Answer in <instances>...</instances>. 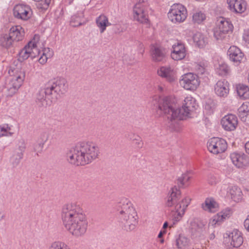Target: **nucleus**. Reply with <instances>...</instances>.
<instances>
[{
    "mask_svg": "<svg viewBox=\"0 0 249 249\" xmlns=\"http://www.w3.org/2000/svg\"><path fill=\"white\" fill-rule=\"evenodd\" d=\"M181 192L176 187L171 188L168 195L166 198L165 206L168 207L172 208V210L176 209V206L179 205L181 208L183 207V204L189 201V204L191 199L188 197H185L180 200Z\"/></svg>",
    "mask_w": 249,
    "mask_h": 249,
    "instance_id": "8",
    "label": "nucleus"
},
{
    "mask_svg": "<svg viewBox=\"0 0 249 249\" xmlns=\"http://www.w3.org/2000/svg\"><path fill=\"white\" fill-rule=\"evenodd\" d=\"M39 40V36L38 35H35L33 39L30 41L27 45L31 47H37Z\"/></svg>",
    "mask_w": 249,
    "mask_h": 249,
    "instance_id": "46",
    "label": "nucleus"
},
{
    "mask_svg": "<svg viewBox=\"0 0 249 249\" xmlns=\"http://www.w3.org/2000/svg\"><path fill=\"white\" fill-rule=\"evenodd\" d=\"M159 90H160V91H162L163 89V88L161 87V86H159Z\"/></svg>",
    "mask_w": 249,
    "mask_h": 249,
    "instance_id": "61",
    "label": "nucleus"
},
{
    "mask_svg": "<svg viewBox=\"0 0 249 249\" xmlns=\"http://www.w3.org/2000/svg\"><path fill=\"white\" fill-rule=\"evenodd\" d=\"M231 239V244L234 248L239 247L243 242V239L241 233L238 231H233L229 235Z\"/></svg>",
    "mask_w": 249,
    "mask_h": 249,
    "instance_id": "26",
    "label": "nucleus"
},
{
    "mask_svg": "<svg viewBox=\"0 0 249 249\" xmlns=\"http://www.w3.org/2000/svg\"><path fill=\"white\" fill-rule=\"evenodd\" d=\"M207 147L211 153L218 154L225 152L227 148V144L225 140L214 137L208 142Z\"/></svg>",
    "mask_w": 249,
    "mask_h": 249,
    "instance_id": "12",
    "label": "nucleus"
},
{
    "mask_svg": "<svg viewBox=\"0 0 249 249\" xmlns=\"http://www.w3.org/2000/svg\"><path fill=\"white\" fill-rule=\"evenodd\" d=\"M173 51L171 56L175 60H180L183 59L186 54L184 45L178 42L172 46Z\"/></svg>",
    "mask_w": 249,
    "mask_h": 249,
    "instance_id": "18",
    "label": "nucleus"
},
{
    "mask_svg": "<svg viewBox=\"0 0 249 249\" xmlns=\"http://www.w3.org/2000/svg\"><path fill=\"white\" fill-rule=\"evenodd\" d=\"M244 226L246 229L249 231V215L248 216L244 221Z\"/></svg>",
    "mask_w": 249,
    "mask_h": 249,
    "instance_id": "54",
    "label": "nucleus"
},
{
    "mask_svg": "<svg viewBox=\"0 0 249 249\" xmlns=\"http://www.w3.org/2000/svg\"><path fill=\"white\" fill-rule=\"evenodd\" d=\"M48 58L46 54L43 53L42 55L38 59V62L41 64H44L46 62Z\"/></svg>",
    "mask_w": 249,
    "mask_h": 249,
    "instance_id": "48",
    "label": "nucleus"
},
{
    "mask_svg": "<svg viewBox=\"0 0 249 249\" xmlns=\"http://www.w3.org/2000/svg\"><path fill=\"white\" fill-rule=\"evenodd\" d=\"M141 1L143 2V1H144V0H139V2H141Z\"/></svg>",
    "mask_w": 249,
    "mask_h": 249,
    "instance_id": "63",
    "label": "nucleus"
},
{
    "mask_svg": "<svg viewBox=\"0 0 249 249\" xmlns=\"http://www.w3.org/2000/svg\"><path fill=\"white\" fill-rule=\"evenodd\" d=\"M221 123L225 130L231 131L234 130L237 127L238 119L235 115L229 114L223 117Z\"/></svg>",
    "mask_w": 249,
    "mask_h": 249,
    "instance_id": "14",
    "label": "nucleus"
},
{
    "mask_svg": "<svg viewBox=\"0 0 249 249\" xmlns=\"http://www.w3.org/2000/svg\"><path fill=\"white\" fill-rule=\"evenodd\" d=\"M189 240L183 236H179L176 240V245L178 249H183L188 245Z\"/></svg>",
    "mask_w": 249,
    "mask_h": 249,
    "instance_id": "41",
    "label": "nucleus"
},
{
    "mask_svg": "<svg viewBox=\"0 0 249 249\" xmlns=\"http://www.w3.org/2000/svg\"><path fill=\"white\" fill-rule=\"evenodd\" d=\"M48 249H71V248L64 242L54 241L51 243Z\"/></svg>",
    "mask_w": 249,
    "mask_h": 249,
    "instance_id": "38",
    "label": "nucleus"
},
{
    "mask_svg": "<svg viewBox=\"0 0 249 249\" xmlns=\"http://www.w3.org/2000/svg\"><path fill=\"white\" fill-rule=\"evenodd\" d=\"M206 18L205 15L201 11L196 12L193 15V21L195 23L200 24Z\"/></svg>",
    "mask_w": 249,
    "mask_h": 249,
    "instance_id": "40",
    "label": "nucleus"
},
{
    "mask_svg": "<svg viewBox=\"0 0 249 249\" xmlns=\"http://www.w3.org/2000/svg\"><path fill=\"white\" fill-rule=\"evenodd\" d=\"M14 75L9 82L6 84L8 95L12 96L21 86L25 77L24 71H12Z\"/></svg>",
    "mask_w": 249,
    "mask_h": 249,
    "instance_id": "10",
    "label": "nucleus"
},
{
    "mask_svg": "<svg viewBox=\"0 0 249 249\" xmlns=\"http://www.w3.org/2000/svg\"><path fill=\"white\" fill-rule=\"evenodd\" d=\"M32 47L29 45H26L24 48L19 53V60L22 61L27 59L29 57L32 58L35 57V55H33V52H31Z\"/></svg>",
    "mask_w": 249,
    "mask_h": 249,
    "instance_id": "31",
    "label": "nucleus"
},
{
    "mask_svg": "<svg viewBox=\"0 0 249 249\" xmlns=\"http://www.w3.org/2000/svg\"><path fill=\"white\" fill-rule=\"evenodd\" d=\"M0 137L3 136H8V134H7V129L5 128L4 127L0 126Z\"/></svg>",
    "mask_w": 249,
    "mask_h": 249,
    "instance_id": "51",
    "label": "nucleus"
},
{
    "mask_svg": "<svg viewBox=\"0 0 249 249\" xmlns=\"http://www.w3.org/2000/svg\"><path fill=\"white\" fill-rule=\"evenodd\" d=\"M151 56L152 60L155 62H161L165 58L164 51L157 46H152L151 48Z\"/></svg>",
    "mask_w": 249,
    "mask_h": 249,
    "instance_id": "25",
    "label": "nucleus"
},
{
    "mask_svg": "<svg viewBox=\"0 0 249 249\" xmlns=\"http://www.w3.org/2000/svg\"><path fill=\"white\" fill-rule=\"evenodd\" d=\"M96 22L101 33L105 31L107 26L111 25V23L108 22V18L104 15H101L98 17L96 20Z\"/></svg>",
    "mask_w": 249,
    "mask_h": 249,
    "instance_id": "29",
    "label": "nucleus"
},
{
    "mask_svg": "<svg viewBox=\"0 0 249 249\" xmlns=\"http://www.w3.org/2000/svg\"><path fill=\"white\" fill-rule=\"evenodd\" d=\"M80 18L77 16H73L71 17V24L73 27H77L82 24Z\"/></svg>",
    "mask_w": 249,
    "mask_h": 249,
    "instance_id": "45",
    "label": "nucleus"
},
{
    "mask_svg": "<svg viewBox=\"0 0 249 249\" xmlns=\"http://www.w3.org/2000/svg\"><path fill=\"white\" fill-rule=\"evenodd\" d=\"M23 154L14 152V154L11 157V162L13 167L17 166L23 158Z\"/></svg>",
    "mask_w": 249,
    "mask_h": 249,
    "instance_id": "39",
    "label": "nucleus"
},
{
    "mask_svg": "<svg viewBox=\"0 0 249 249\" xmlns=\"http://www.w3.org/2000/svg\"><path fill=\"white\" fill-rule=\"evenodd\" d=\"M214 91L219 97H226L229 92L228 82L225 80L218 81L214 86Z\"/></svg>",
    "mask_w": 249,
    "mask_h": 249,
    "instance_id": "22",
    "label": "nucleus"
},
{
    "mask_svg": "<svg viewBox=\"0 0 249 249\" xmlns=\"http://www.w3.org/2000/svg\"><path fill=\"white\" fill-rule=\"evenodd\" d=\"M196 70L197 71L198 74L202 75L204 73L205 71V68L201 65L197 64L196 67Z\"/></svg>",
    "mask_w": 249,
    "mask_h": 249,
    "instance_id": "47",
    "label": "nucleus"
},
{
    "mask_svg": "<svg viewBox=\"0 0 249 249\" xmlns=\"http://www.w3.org/2000/svg\"><path fill=\"white\" fill-rule=\"evenodd\" d=\"M158 74L170 83L176 79V72L170 67H161L158 71Z\"/></svg>",
    "mask_w": 249,
    "mask_h": 249,
    "instance_id": "23",
    "label": "nucleus"
},
{
    "mask_svg": "<svg viewBox=\"0 0 249 249\" xmlns=\"http://www.w3.org/2000/svg\"><path fill=\"white\" fill-rule=\"evenodd\" d=\"M216 25L213 30V35L217 40L223 39L229 32L232 31V24L223 17H219L217 19Z\"/></svg>",
    "mask_w": 249,
    "mask_h": 249,
    "instance_id": "7",
    "label": "nucleus"
},
{
    "mask_svg": "<svg viewBox=\"0 0 249 249\" xmlns=\"http://www.w3.org/2000/svg\"><path fill=\"white\" fill-rule=\"evenodd\" d=\"M100 154L98 145L92 142H81L72 147L67 154L68 161L73 165H84L97 159Z\"/></svg>",
    "mask_w": 249,
    "mask_h": 249,
    "instance_id": "2",
    "label": "nucleus"
},
{
    "mask_svg": "<svg viewBox=\"0 0 249 249\" xmlns=\"http://www.w3.org/2000/svg\"><path fill=\"white\" fill-rule=\"evenodd\" d=\"M189 173L187 172L181 175V177H179L178 181V184L179 186H182L185 184V183L189 181L191 177L189 175Z\"/></svg>",
    "mask_w": 249,
    "mask_h": 249,
    "instance_id": "44",
    "label": "nucleus"
},
{
    "mask_svg": "<svg viewBox=\"0 0 249 249\" xmlns=\"http://www.w3.org/2000/svg\"><path fill=\"white\" fill-rule=\"evenodd\" d=\"M163 241H164L163 239H161V240H160V242H161V243H163Z\"/></svg>",
    "mask_w": 249,
    "mask_h": 249,
    "instance_id": "62",
    "label": "nucleus"
},
{
    "mask_svg": "<svg viewBox=\"0 0 249 249\" xmlns=\"http://www.w3.org/2000/svg\"><path fill=\"white\" fill-rule=\"evenodd\" d=\"M231 198L235 202H238L242 199V192L240 188L237 186H232L230 191Z\"/></svg>",
    "mask_w": 249,
    "mask_h": 249,
    "instance_id": "32",
    "label": "nucleus"
},
{
    "mask_svg": "<svg viewBox=\"0 0 249 249\" xmlns=\"http://www.w3.org/2000/svg\"><path fill=\"white\" fill-rule=\"evenodd\" d=\"M179 83L185 89L194 90L199 85L200 81L197 75L188 73L182 76Z\"/></svg>",
    "mask_w": 249,
    "mask_h": 249,
    "instance_id": "11",
    "label": "nucleus"
},
{
    "mask_svg": "<svg viewBox=\"0 0 249 249\" xmlns=\"http://www.w3.org/2000/svg\"><path fill=\"white\" fill-rule=\"evenodd\" d=\"M245 148L246 153L249 154V141L246 143Z\"/></svg>",
    "mask_w": 249,
    "mask_h": 249,
    "instance_id": "56",
    "label": "nucleus"
},
{
    "mask_svg": "<svg viewBox=\"0 0 249 249\" xmlns=\"http://www.w3.org/2000/svg\"><path fill=\"white\" fill-rule=\"evenodd\" d=\"M37 47H32L31 52H33L34 53H33V55H35V57L39 53V52L38 51Z\"/></svg>",
    "mask_w": 249,
    "mask_h": 249,
    "instance_id": "55",
    "label": "nucleus"
},
{
    "mask_svg": "<svg viewBox=\"0 0 249 249\" xmlns=\"http://www.w3.org/2000/svg\"><path fill=\"white\" fill-rule=\"evenodd\" d=\"M217 181L214 177H211L209 180V183L212 185H214Z\"/></svg>",
    "mask_w": 249,
    "mask_h": 249,
    "instance_id": "53",
    "label": "nucleus"
},
{
    "mask_svg": "<svg viewBox=\"0 0 249 249\" xmlns=\"http://www.w3.org/2000/svg\"><path fill=\"white\" fill-rule=\"evenodd\" d=\"M134 19L138 21L144 23H147L148 19L147 14L143 5L141 3H136L133 8Z\"/></svg>",
    "mask_w": 249,
    "mask_h": 249,
    "instance_id": "16",
    "label": "nucleus"
},
{
    "mask_svg": "<svg viewBox=\"0 0 249 249\" xmlns=\"http://www.w3.org/2000/svg\"><path fill=\"white\" fill-rule=\"evenodd\" d=\"M8 35L9 37L12 39L14 42H18L23 39L24 31L23 29L19 26L12 27L10 29Z\"/></svg>",
    "mask_w": 249,
    "mask_h": 249,
    "instance_id": "24",
    "label": "nucleus"
},
{
    "mask_svg": "<svg viewBox=\"0 0 249 249\" xmlns=\"http://www.w3.org/2000/svg\"><path fill=\"white\" fill-rule=\"evenodd\" d=\"M193 40L199 48H202L205 46L207 42V38L201 33L199 32L194 35Z\"/></svg>",
    "mask_w": 249,
    "mask_h": 249,
    "instance_id": "34",
    "label": "nucleus"
},
{
    "mask_svg": "<svg viewBox=\"0 0 249 249\" xmlns=\"http://www.w3.org/2000/svg\"><path fill=\"white\" fill-rule=\"evenodd\" d=\"M218 204L212 198H207L204 203L202 204V208L205 211L213 213L217 211Z\"/></svg>",
    "mask_w": 249,
    "mask_h": 249,
    "instance_id": "27",
    "label": "nucleus"
},
{
    "mask_svg": "<svg viewBox=\"0 0 249 249\" xmlns=\"http://www.w3.org/2000/svg\"><path fill=\"white\" fill-rule=\"evenodd\" d=\"M6 129H7V134H8V136H11L12 135L13 133L8 132V130H10V128L8 126L7 127Z\"/></svg>",
    "mask_w": 249,
    "mask_h": 249,
    "instance_id": "58",
    "label": "nucleus"
},
{
    "mask_svg": "<svg viewBox=\"0 0 249 249\" xmlns=\"http://www.w3.org/2000/svg\"><path fill=\"white\" fill-rule=\"evenodd\" d=\"M168 226V224L167 222H165L163 225V229H165Z\"/></svg>",
    "mask_w": 249,
    "mask_h": 249,
    "instance_id": "60",
    "label": "nucleus"
},
{
    "mask_svg": "<svg viewBox=\"0 0 249 249\" xmlns=\"http://www.w3.org/2000/svg\"><path fill=\"white\" fill-rule=\"evenodd\" d=\"M227 216V214L225 213H218L216 215L213 216V218L211 219L210 224L213 226H215L216 224L219 225L226 219Z\"/></svg>",
    "mask_w": 249,
    "mask_h": 249,
    "instance_id": "37",
    "label": "nucleus"
},
{
    "mask_svg": "<svg viewBox=\"0 0 249 249\" xmlns=\"http://www.w3.org/2000/svg\"><path fill=\"white\" fill-rule=\"evenodd\" d=\"M229 9L235 13L241 14L246 9V3L244 0H227Z\"/></svg>",
    "mask_w": 249,
    "mask_h": 249,
    "instance_id": "20",
    "label": "nucleus"
},
{
    "mask_svg": "<svg viewBox=\"0 0 249 249\" xmlns=\"http://www.w3.org/2000/svg\"><path fill=\"white\" fill-rule=\"evenodd\" d=\"M197 107L195 99L191 96H188L184 99L182 107L177 108V113L174 115L178 117V120H185L191 117L192 113Z\"/></svg>",
    "mask_w": 249,
    "mask_h": 249,
    "instance_id": "6",
    "label": "nucleus"
},
{
    "mask_svg": "<svg viewBox=\"0 0 249 249\" xmlns=\"http://www.w3.org/2000/svg\"><path fill=\"white\" fill-rule=\"evenodd\" d=\"M189 205V201H187L186 203L183 204L182 208H181L180 205H177L176 209L171 210L172 211H175V213L173 218V220L175 222L179 221L183 214H184L185 210Z\"/></svg>",
    "mask_w": 249,
    "mask_h": 249,
    "instance_id": "28",
    "label": "nucleus"
},
{
    "mask_svg": "<svg viewBox=\"0 0 249 249\" xmlns=\"http://www.w3.org/2000/svg\"><path fill=\"white\" fill-rule=\"evenodd\" d=\"M68 89L67 80L61 77L52 79L45 84L37 94L36 102L39 106L47 107L55 102Z\"/></svg>",
    "mask_w": 249,
    "mask_h": 249,
    "instance_id": "3",
    "label": "nucleus"
},
{
    "mask_svg": "<svg viewBox=\"0 0 249 249\" xmlns=\"http://www.w3.org/2000/svg\"><path fill=\"white\" fill-rule=\"evenodd\" d=\"M164 233H165V231H160L158 235V237L161 238L163 236V234Z\"/></svg>",
    "mask_w": 249,
    "mask_h": 249,
    "instance_id": "57",
    "label": "nucleus"
},
{
    "mask_svg": "<svg viewBox=\"0 0 249 249\" xmlns=\"http://www.w3.org/2000/svg\"><path fill=\"white\" fill-rule=\"evenodd\" d=\"M230 157L232 163L238 168L247 166L249 164V157L244 154L233 153Z\"/></svg>",
    "mask_w": 249,
    "mask_h": 249,
    "instance_id": "19",
    "label": "nucleus"
},
{
    "mask_svg": "<svg viewBox=\"0 0 249 249\" xmlns=\"http://www.w3.org/2000/svg\"><path fill=\"white\" fill-rule=\"evenodd\" d=\"M228 54L230 60L238 65L244 59V54L241 50L236 46H231L228 50Z\"/></svg>",
    "mask_w": 249,
    "mask_h": 249,
    "instance_id": "21",
    "label": "nucleus"
},
{
    "mask_svg": "<svg viewBox=\"0 0 249 249\" xmlns=\"http://www.w3.org/2000/svg\"><path fill=\"white\" fill-rule=\"evenodd\" d=\"M26 149V143L24 140L21 139L18 140L14 152L23 154Z\"/></svg>",
    "mask_w": 249,
    "mask_h": 249,
    "instance_id": "42",
    "label": "nucleus"
},
{
    "mask_svg": "<svg viewBox=\"0 0 249 249\" xmlns=\"http://www.w3.org/2000/svg\"><path fill=\"white\" fill-rule=\"evenodd\" d=\"M237 93L240 98L243 99L249 98V88L243 84H239L236 87Z\"/></svg>",
    "mask_w": 249,
    "mask_h": 249,
    "instance_id": "33",
    "label": "nucleus"
},
{
    "mask_svg": "<svg viewBox=\"0 0 249 249\" xmlns=\"http://www.w3.org/2000/svg\"><path fill=\"white\" fill-rule=\"evenodd\" d=\"M8 34H4L2 35L0 37V45L6 48H9L13 46L14 43L11 37H9Z\"/></svg>",
    "mask_w": 249,
    "mask_h": 249,
    "instance_id": "36",
    "label": "nucleus"
},
{
    "mask_svg": "<svg viewBox=\"0 0 249 249\" xmlns=\"http://www.w3.org/2000/svg\"><path fill=\"white\" fill-rule=\"evenodd\" d=\"M13 15L18 19L27 20L32 15V10L29 5L17 4L14 7Z\"/></svg>",
    "mask_w": 249,
    "mask_h": 249,
    "instance_id": "13",
    "label": "nucleus"
},
{
    "mask_svg": "<svg viewBox=\"0 0 249 249\" xmlns=\"http://www.w3.org/2000/svg\"><path fill=\"white\" fill-rule=\"evenodd\" d=\"M214 238H215V234H214V232H213L211 234H210V238L211 239H213Z\"/></svg>",
    "mask_w": 249,
    "mask_h": 249,
    "instance_id": "59",
    "label": "nucleus"
},
{
    "mask_svg": "<svg viewBox=\"0 0 249 249\" xmlns=\"http://www.w3.org/2000/svg\"><path fill=\"white\" fill-rule=\"evenodd\" d=\"M62 219L65 228L73 235L79 236L86 232L88 221L80 205L75 202L65 205Z\"/></svg>",
    "mask_w": 249,
    "mask_h": 249,
    "instance_id": "1",
    "label": "nucleus"
},
{
    "mask_svg": "<svg viewBox=\"0 0 249 249\" xmlns=\"http://www.w3.org/2000/svg\"><path fill=\"white\" fill-rule=\"evenodd\" d=\"M119 220L125 230H134L138 223L137 214L131 202L123 198L119 203Z\"/></svg>",
    "mask_w": 249,
    "mask_h": 249,
    "instance_id": "4",
    "label": "nucleus"
},
{
    "mask_svg": "<svg viewBox=\"0 0 249 249\" xmlns=\"http://www.w3.org/2000/svg\"><path fill=\"white\" fill-rule=\"evenodd\" d=\"M43 53L46 54L48 58L52 57L53 54V52L49 48L45 49Z\"/></svg>",
    "mask_w": 249,
    "mask_h": 249,
    "instance_id": "52",
    "label": "nucleus"
},
{
    "mask_svg": "<svg viewBox=\"0 0 249 249\" xmlns=\"http://www.w3.org/2000/svg\"><path fill=\"white\" fill-rule=\"evenodd\" d=\"M153 104L158 107L157 113L159 116L165 115L170 123L173 122L178 117L174 115L177 113V108H175L176 105L174 99L170 96L159 97L154 96L152 99Z\"/></svg>",
    "mask_w": 249,
    "mask_h": 249,
    "instance_id": "5",
    "label": "nucleus"
},
{
    "mask_svg": "<svg viewBox=\"0 0 249 249\" xmlns=\"http://www.w3.org/2000/svg\"><path fill=\"white\" fill-rule=\"evenodd\" d=\"M134 19L138 21L144 23H147L148 19L147 14L143 5L141 3H136L133 8Z\"/></svg>",
    "mask_w": 249,
    "mask_h": 249,
    "instance_id": "15",
    "label": "nucleus"
},
{
    "mask_svg": "<svg viewBox=\"0 0 249 249\" xmlns=\"http://www.w3.org/2000/svg\"><path fill=\"white\" fill-rule=\"evenodd\" d=\"M127 138L132 141H135L137 138L139 139V136L133 133H129L127 134Z\"/></svg>",
    "mask_w": 249,
    "mask_h": 249,
    "instance_id": "49",
    "label": "nucleus"
},
{
    "mask_svg": "<svg viewBox=\"0 0 249 249\" xmlns=\"http://www.w3.org/2000/svg\"><path fill=\"white\" fill-rule=\"evenodd\" d=\"M135 144L137 146V147L139 148H141L143 146V142L142 140V138L139 136V139L137 138L135 141H133Z\"/></svg>",
    "mask_w": 249,
    "mask_h": 249,
    "instance_id": "50",
    "label": "nucleus"
},
{
    "mask_svg": "<svg viewBox=\"0 0 249 249\" xmlns=\"http://www.w3.org/2000/svg\"><path fill=\"white\" fill-rule=\"evenodd\" d=\"M229 71V69L227 65L224 63L219 64L218 68H217V71L220 75L224 76L226 75Z\"/></svg>",
    "mask_w": 249,
    "mask_h": 249,
    "instance_id": "43",
    "label": "nucleus"
},
{
    "mask_svg": "<svg viewBox=\"0 0 249 249\" xmlns=\"http://www.w3.org/2000/svg\"><path fill=\"white\" fill-rule=\"evenodd\" d=\"M238 116L243 122H246L249 116V102H245L238 108Z\"/></svg>",
    "mask_w": 249,
    "mask_h": 249,
    "instance_id": "30",
    "label": "nucleus"
},
{
    "mask_svg": "<svg viewBox=\"0 0 249 249\" xmlns=\"http://www.w3.org/2000/svg\"><path fill=\"white\" fill-rule=\"evenodd\" d=\"M48 138L49 134L47 132L44 131L41 132L39 136V138L41 140V142L36 146L35 147V151L37 152H41L42 151L44 145L47 141Z\"/></svg>",
    "mask_w": 249,
    "mask_h": 249,
    "instance_id": "35",
    "label": "nucleus"
},
{
    "mask_svg": "<svg viewBox=\"0 0 249 249\" xmlns=\"http://www.w3.org/2000/svg\"><path fill=\"white\" fill-rule=\"evenodd\" d=\"M187 12L184 6L180 4H174L168 13L169 18L174 23H180L186 18Z\"/></svg>",
    "mask_w": 249,
    "mask_h": 249,
    "instance_id": "9",
    "label": "nucleus"
},
{
    "mask_svg": "<svg viewBox=\"0 0 249 249\" xmlns=\"http://www.w3.org/2000/svg\"><path fill=\"white\" fill-rule=\"evenodd\" d=\"M206 223L198 219H194L190 222L191 233L196 236H200L205 230Z\"/></svg>",
    "mask_w": 249,
    "mask_h": 249,
    "instance_id": "17",
    "label": "nucleus"
}]
</instances>
